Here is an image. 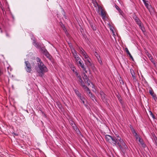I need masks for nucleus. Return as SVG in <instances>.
<instances>
[{"instance_id":"obj_1","label":"nucleus","mask_w":157,"mask_h":157,"mask_svg":"<svg viewBox=\"0 0 157 157\" xmlns=\"http://www.w3.org/2000/svg\"><path fill=\"white\" fill-rule=\"evenodd\" d=\"M36 60L37 64V66L35 67V70L39 76L42 77L45 73L48 71V69L44 64L39 58L37 57Z\"/></svg>"},{"instance_id":"obj_2","label":"nucleus","mask_w":157,"mask_h":157,"mask_svg":"<svg viewBox=\"0 0 157 157\" xmlns=\"http://www.w3.org/2000/svg\"><path fill=\"white\" fill-rule=\"evenodd\" d=\"M80 52L82 54L84 59V61L85 64L87 65L91 66L92 63L91 62V59L89 57L87 53L82 48H79Z\"/></svg>"},{"instance_id":"obj_3","label":"nucleus","mask_w":157,"mask_h":157,"mask_svg":"<svg viewBox=\"0 0 157 157\" xmlns=\"http://www.w3.org/2000/svg\"><path fill=\"white\" fill-rule=\"evenodd\" d=\"M71 52L73 54V56L75 59V64L78 61L80 60L81 59L77 54V52L75 49H71Z\"/></svg>"},{"instance_id":"obj_4","label":"nucleus","mask_w":157,"mask_h":157,"mask_svg":"<svg viewBox=\"0 0 157 157\" xmlns=\"http://www.w3.org/2000/svg\"><path fill=\"white\" fill-rule=\"evenodd\" d=\"M75 64L77 65L78 67H80L82 69L83 71H85L86 73L87 72L86 67L84 65L83 61L81 60V59L79 61H78V62L76 63Z\"/></svg>"},{"instance_id":"obj_5","label":"nucleus","mask_w":157,"mask_h":157,"mask_svg":"<svg viewBox=\"0 0 157 157\" xmlns=\"http://www.w3.org/2000/svg\"><path fill=\"white\" fill-rule=\"evenodd\" d=\"M96 4L98 6V9L99 11V10L101 12V16L103 19H104L105 17V16H106V12L105 11V10H103L102 7L98 5V4L96 3Z\"/></svg>"},{"instance_id":"obj_6","label":"nucleus","mask_w":157,"mask_h":157,"mask_svg":"<svg viewBox=\"0 0 157 157\" xmlns=\"http://www.w3.org/2000/svg\"><path fill=\"white\" fill-rule=\"evenodd\" d=\"M25 64L26 66L25 69L26 71L28 72H30L32 70V67L30 63L28 61H25Z\"/></svg>"},{"instance_id":"obj_7","label":"nucleus","mask_w":157,"mask_h":157,"mask_svg":"<svg viewBox=\"0 0 157 157\" xmlns=\"http://www.w3.org/2000/svg\"><path fill=\"white\" fill-rule=\"evenodd\" d=\"M41 51L42 52V53L48 59H51V56L45 49L43 48V49H41Z\"/></svg>"},{"instance_id":"obj_8","label":"nucleus","mask_w":157,"mask_h":157,"mask_svg":"<svg viewBox=\"0 0 157 157\" xmlns=\"http://www.w3.org/2000/svg\"><path fill=\"white\" fill-rule=\"evenodd\" d=\"M118 140L120 142L121 144L124 146V147L125 150H128V149L127 146L123 140L121 139V138H120V139L118 138Z\"/></svg>"},{"instance_id":"obj_9","label":"nucleus","mask_w":157,"mask_h":157,"mask_svg":"<svg viewBox=\"0 0 157 157\" xmlns=\"http://www.w3.org/2000/svg\"><path fill=\"white\" fill-rule=\"evenodd\" d=\"M31 39L33 40V44L36 47L39 48L41 47V44L40 43H36L33 36L31 38Z\"/></svg>"},{"instance_id":"obj_10","label":"nucleus","mask_w":157,"mask_h":157,"mask_svg":"<svg viewBox=\"0 0 157 157\" xmlns=\"http://www.w3.org/2000/svg\"><path fill=\"white\" fill-rule=\"evenodd\" d=\"M143 1L144 2V4L146 7L150 11L152 8L151 6L149 5L148 3L147 2V1H146L145 0H143Z\"/></svg>"},{"instance_id":"obj_11","label":"nucleus","mask_w":157,"mask_h":157,"mask_svg":"<svg viewBox=\"0 0 157 157\" xmlns=\"http://www.w3.org/2000/svg\"><path fill=\"white\" fill-rule=\"evenodd\" d=\"M83 78L85 82L88 85H89L90 84V81H89L88 77L85 74H84Z\"/></svg>"},{"instance_id":"obj_12","label":"nucleus","mask_w":157,"mask_h":157,"mask_svg":"<svg viewBox=\"0 0 157 157\" xmlns=\"http://www.w3.org/2000/svg\"><path fill=\"white\" fill-rule=\"evenodd\" d=\"M117 140L115 137H112V140H111V143H113L116 145L117 142Z\"/></svg>"},{"instance_id":"obj_13","label":"nucleus","mask_w":157,"mask_h":157,"mask_svg":"<svg viewBox=\"0 0 157 157\" xmlns=\"http://www.w3.org/2000/svg\"><path fill=\"white\" fill-rule=\"evenodd\" d=\"M149 92L150 94L152 96L155 101L157 100V97H156V95L154 93L152 90H149Z\"/></svg>"},{"instance_id":"obj_14","label":"nucleus","mask_w":157,"mask_h":157,"mask_svg":"<svg viewBox=\"0 0 157 157\" xmlns=\"http://www.w3.org/2000/svg\"><path fill=\"white\" fill-rule=\"evenodd\" d=\"M105 136L106 140L110 143H111V140H112V136L108 135H106Z\"/></svg>"},{"instance_id":"obj_15","label":"nucleus","mask_w":157,"mask_h":157,"mask_svg":"<svg viewBox=\"0 0 157 157\" xmlns=\"http://www.w3.org/2000/svg\"><path fill=\"white\" fill-rule=\"evenodd\" d=\"M80 99L81 101H82L83 104L86 106V104L85 103V98L84 97L82 96L81 95H80L78 97Z\"/></svg>"},{"instance_id":"obj_16","label":"nucleus","mask_w":157,"mask_h":157,"mask_svg":"<svg viewBox=\"0 0 157 157\" xmlns=\"http://www.w3.org/2000/svg\"><path fill=\"white\" fill-rule=\"evenodd\" d=\"M138 141L142 147H146V145L142 139H141V138H139Z\"/></svg>"},{"instance_id":"obj_17","label":"nucleus","mask_w":157,"mask_h":157,"mask_svg":"<svg viewBox=\"0 0 157 157\" xmlns=\"http://www.w3.org/2000/svg\"><path fill=\"white\" fill-rule=\"evenodd\" d=\"M100 95L101 96V99L103 101H106L105 95L103 92H101L100 93Z\"/></svg>"},{"instance_id":"obj_18","label":"nucleus","mask_w":157,"mask_h":157,"mask_svg":"<svg viewBox=\"0 0 157 157\" xmlns=\"http://www.w3.org/2000/svg\"><path fill=\"white\" fill-rule=\"evenodd\" d=\"M134 18L136 23L138 25H140V23H141V22L136 16H135V17H134Z\"/></svg>"},{"instance_id":"obj_19","label":"nucleus","mask_w":157,"mask_h":157,"mask_svg":"<svg viewBox=\"0 0 157 157\" xmlns=\"http://www.w3.org/2000/svg\"><path fill=\"white\" fill-rule=\"evenodd\" d=\"M90 25L91 28L93 29V30H96V28L94 24L92 22H90Z\"/></svg>"},{"instance_id":"obj_20","label":"nucleus","mask_w":157,"mask_h":157,"mask_svg":"<svg viewBox=\"0 0 157 157\" xmlns=\"http://www.w3.org/2000/svg\"><path fill=\"white\" fill-rule=\"evenodd\" d=\"M79 81L80 82L81 85L82 87H84L86 86L81 77L79 78Z\"/></svg>"},{"instance_id":"obj_21","label":"nucleus","mask_w":157,"mask_h":157,"mask_svg":"<svg viewBox=\"0 0 157 157\" xmlns=\"http://www.w3.org/2000/svg\"><path fill=\"white\" fill-rule=\"evenodd\" d=\"M70 68L71 69V70L72 71H73V72H75V71H76V68L74 66V65H72L71 64L70 65Z\"/></svg>"},{"instance_id":"obj_22","label":"nucleus","mask_w":157,"mask_h":157,"mask_svg":"<svg viewBox=\"0 0 157 157\" xmlns=\"http://www.w3.org/2000/svg\"><path fill=\"white\" fill-rule=\"evenodd\" d=\"M88 94L89 96L92 99V100L94 101V100L95 99L94 96L92 94L91 92Z\"/></svg>"},{"instance_id":"obj_23","label":"nucleus","mask_w":157,"mask_h":157,"mask_svg":"<svg viewBox=\"0 0 157 157\" xmlns=\"http://www.w3.org/2000/svg\"><path fill=\"white\" fill-rule=\"evenodd\" d=\"M74 90L76 94L78 97L81 95V94L79 93V92L77 90L75 89Z\"/></svg>"},{"instance_id":"obj_24","label":"nucleus","mask_w":157,"mask_h":157,"mask_svg":"<svg viewBox=\"0 0 157 157\" xmlns=\"http://www.w3.org/2000/svg\"><path fill=\"white\" fill-rule=\"evenodd\" d=\"M138 25L142 31L144 32V31L145 29L143 24L140 23V25Z\"/></svg>"},{"instance_id":"obj_25","label":"nucleus","mask_w":157,"mask_h":157,"mask_svg":"<svg viewBox=\"0 0 157 157\" xmlns=\"http://www.w3.org/2000/svg\"><path fill=\"white\" fill-rule=\"evenodd\" d=\"M70 123L71 125L72 126V127H73V128H75V127H76V125L75 124V123L73 121H71Z\"/></svg>"},{"instance_id":"obj_26","label":"nucleus","mask_w":157,"mask_h":157,"mask_svg":"<svg viewBox=\"0 0 157 157\" xmlns=\"http://www.w3.org/2000/svg\"><path fill=\"white\" fill-rule=\"evenodd\" d=\"M130 72L132 77L135 75V72L132 69H130Z\"/></svg>"},{"instance_id":"obj_27","label":"nucleus","mask_w":157,"mask_h":157,"mask_svg":"<svg viewBox=\"0 0 157 157\" xmlns=\"http://www.w3.org/2000/svg\"><path fill=\"white\" fill-rule=\"evenodd\" d=\"M84 87V88L86 89V90L88 94H89V93L91 92L89 88L87 87L86 86H85L84 87Z\"/></svg>"},{"instance_id":"obj_28","label":"nucleus","mask_w":157,"mask_h":157,"mask_svg":"<svg viewBox=\"0 0 157 157\" xmlns=\"http://www.w3.org/2000/svg\"><path fill=\"white\" fill-rule=\"evenodd\" d=\"M117 144L118 146L119 147L121 150H123V147L121 145V143H120L119 142H117Z\"/></svg>"},{"instance_id":"obj_29","label":"nucleus","mask_w":157,"mask_h":157,"mask_svg":"<svg viewBox=\"0 0 157 157\" xmlns=\"http://www.w3.org/2000/svg\"><path fill=\"white\" fill-rule=\"evenodd\" d=\"M74 73H75V75L77 77H78V78H80L81 77V76H80V75H79L78 73L76 71H75V72H74Z\"/></svg>"},{"instance_id":"obj_30","label":"nucleus","mask_w":157,"mask_h":157,"mask_svg":"<svg viewBox=\"0 0 157 157\" xmlns=\"http://www.w3.org/2000/svg\"><path fill=\"white\" fill-rule=\"evenodd\" d=\"M132 132L134 136H136L137 135V133L136 132L135 130H133L132 131Z\"/></svg>"},{"instance_id":"obj_31","label":"nucleus","mask_w":157,"mask_h":157,"mask_svg":"<svg viewBox=\"0 0 157 157\" xmlns=\"http://www.w3.org/2000/svg\"><path fill=\"white\" fill-rule=\"evenodd\" d=\"M132 132L134 136H136L137 135V133L136 132L135 130H133L132 131Z\"/></svg>"},{"instance_id":"obj_32","label":"nucleus","mask_w":157,"mask_h":157,"mask_svg":"<svg viewBox=\"0 0 157 157\" xmlns=\"http://www.w3.org/2000/svg\"><path fill=\"white\" fill-rule=\"evenodd\" d=\"M125 50L128 54H129L130 53L127 48H125Z\"/></svg>"},{"instance_id":"obj_33","label":"nucleus","mask_w":157,"mask_h":157,"mask_svg":"<svg viewBox=\"0 0 157 157\" xmlns=\"http://www.w3.org/2000/svg\"><path fill=\"white\" fill-rule=\"evenodd\" d=\"M135 137L136 140H139V138H140V137L137 134V136H135Z\"/></svg>"},{"instance_id":"obj_34","label":"nucleus","mask_w":157,"mask_h":157,"mask_svg":"<svg viewBox=\"0 0 157 157\" xmlns=\"http://www.w3.org/2000/svg\"><path fill=\"white\" fill-rule=\"evenodd\" d=\"M132 77L133 78V81L136 82V79L135 75Z\"/></svg>"},{"instance_id":"obj_35","label":"nucleus","mask_w":157,"mask_h":157,"mask_svg":"<svg viewBox=\"0 0 157 157\" xmlns=\"http://www.w3.org/2000/svg\"><path fill=\"white\" fill-rule=\"evenodd\" d=\"M147 56L149 58L151 59V57H152V56H151V54H150L149 53H148L147 54Z\"/></svg>"},{"instance_id":"obj_36","label":"nucleus","mask_w":157,"mask_h":157,"mask_svg":"<svg viewBox=\"0 0 157 157\" xmlns=\"http://www.w3.org/2000/svg\"><path fill=\"white\" fill-rule=\"evenodd\" d=\"M116 9L118 10L119 12L120 11H121V10L119 8V7L118 6H115Z\"/></svg>"},{"instance_id":"obj_37","label":"nucleus","mask_w":157,"mask_h":157,"mask_svg":"<svg viewBox=\"0 0 157 157\" xmlns=\"http://www.w3.org/2000/svg\"><path fill=\"white\" fill-rule=\"evenodd\" d=\"M130 128L131 130V131H132L133 130H135L134 128H133V127L131 125H130Z\"/></svg>"},{"instance_id":"obj_38","label":"nucleus","mask_w":157,"mask_h":157,"mask_svg":"<svg viewBox=\"0 0 157 157\" xmlns=\"http://www.w3.org/2000/svg\"><path fill=\"white\" fill-rule=\"evenodd\" d=\"M129 56V57H130V58L132 60H133V58L132 57V56L131 55V54L130 53H129V54H128Z\"/></svg>"},{"instance_id":"obj_39","label":"nucleus","mask_w":157,"mask_h":157,"mask_svg":"<svg viewBox=\"0 0 157 157\" xmlns=\"http://www.w3.org/2000/svg\"><path fill=\"white\" fill-rule=\"evenodd\" d=\"M115 136L116 137H117V140H118V138L120 139V138H121L119 136V135L118 134H115Z\"/></svg>"},{"instance_id":"obj_40","label":"nucleus","mask_w":157,"mask_h":157,"mask_svg":"<svg viewBox=\"0 0 157 157\" xmlns=\"http://www.w3.org/2000/svg\"><path fill=\"white\" fill-rule=\"evenodd\" d=\"M98 61L99 63L101 65H102V62L101 61V59H100L99 61Z\"/></svg>"},{"instance_id":"obj_41","label":"nucleus","mask_w":157,"mask_h":157,"mask_svg":"<svg viewBox=\"0 0 157 157\" xmlns=\"http://www.w3.org/2000/svg\"><path fill=\"white\" fill-rule=\"evenodd\" d=\"M112 32L113 35L114 37L115 36V33L113 30H112Z\"/></svg>"},{"instance_id":"obj_42","label":"nucleus","mask_w":157,"mask_h":157,"mask_svg":"<svg viewBox=\"0 0 157 157\" xmlns=\"http://www.w3.org/2000/svg\"><path fill=\"white\" fill-rule=\"evenodd\" d=\"M95 56L96 58H98V57H100V56L98 53H97V55H95Z\"/></svg>"},{"instance_id":"obj_43","label":"nucleus","mask_w":157,"mask_h":157,"mask_svg":"<svg viewBox=\"0 0 157 157\" xmlns=\"http://www.w3.org/2000/svg\"><path fill=\"white\" fill-rule=\"evenodd\" d=\"M97 58L98 61H99L100 59H101V57H100V56L98 57V58Z\"/></svg>"},{"instance_id":"obj_44","label":"nucleus","mask_w":157,"mask_h":157,"mask_svg":"<svg viewBox=\"0 0 157 157\" xmlns=\"http://www.w3.org/2000/svg\"><path fill=\"white\" fill-rule=\"evenodd\" d=\"M151 62L154 64H155V61L153 59V60H151Z\"/></svg>"},{"instance_id":"obj_45","label":"nucleus","mask_w":157,"mask_h":157,"mask_svg":"<svg viewBox=\"0 0 157 157\" xmlns=\"http://www.w3.org/2000/svg\"><path fill=\"white\" fill-rule=\"evenodd\" d=\"M117 98L119 100H121V97L120 96H117Z\"/></svg>"},{"instance_id":"obj_46","label":"nucleus","mask_w":157,"mask_h":157,"mask_svg":"<svg viewBox=\"0 0 157 157\" xmlns=\"http://www.w3.org/2000/svg\"><path fill=\"white\" fill-rule=\"evenodd\" d=\"M150 114L151 116H152V115H153V113H152L151 112V111H150Z\"/></svg>"},{"instance_id":"obj_47","label":"nucleus","mask_w":157,"mask_h":157,"mask_svg":"<svg viewBox=\"0 0 157 157\" xmlns=\"http://www.w3.org/2000/svg\"><path fill=\"white\" fill-rule=\"evenodd\" d=\"M149 59L151 61V60H153V57H152V56L151 57V58H149Z\"/></svg>"},{"instance_id":"obj_48","label":"nucleus","mask_w":157,"mask_h":157,"mask_svg":"<svg viewBox=\"0 0 157 157\" xmlns=\"http://www.w3.org/2000/svg\"><path fill=\"white\" fill-rule=\"evenodd\" d=\"M151 116V117H152V118H155V117H154V116L153 114V115H152V116Z\"/></svg>"},{"instance_id":"obj_49","label":"nucleus","mask_w":157,"mask_h":157,"mask_svg":"<svg viewBox=\"0 0 157 157\" xmlns=\"http://www.w3.org/2000/svg\"><path fill=\"white\" fill-rule=\"evenodd\" d=\"M110 30L112 32V30H113L112 28V27L110 28Z\"/></svg>"},{"instance_id":"obj_50","label":"nucleus","mask_w":157,"mask_h":157,"mask_svg":"<svg viewBox=\"0 0 157 157\" xmlns=\"http://www.w3.org/2000/svg\"><path fill=\"white\" fill-rule=\"evenodd\" d=\"M95 55H97V53H98L96 52H95Z\"/></svg>"},{"instance_id":"obj_51","label":"nucleus","mask_w":157,"mask_h":157,"mask_svg":"<svg viewBox=\"0 0 157 157\" xmlns=\"http://www.w3.org/2000/svg\"><path fill=\"white\" fill-rule=\"evenodd\" d=\"M155 143H156V146H157V141H155Z\"/></svg>"},{"instance_id":"obj_52","label":"nucleus","mask_w":157,"mask_h":157,"mask_svg":"<svg viewBox=\"0 0 157 157\" xmlns=\"http://www.w3.org/2000/svg\"><path fill=\"white\" fill-rule=\"evenodd\" d=\"M6 36H8V35L7 33H6Z\"/></svg>"},{"instance_id":"obj_53","label":"nucleus","mask_w":157,"mask_h":157,"mask_svg":"<svg viewBox=\"0 0 157 157\" xmlns=\"http://www.w3.org/2000/svg\"><path fill=\"white\" fill-rule=\"evenodd\" d=\"M1 33L2 32V30H1Z\"/></svg>"},{"instance_id":"obj_54","label":"nucleus","mask_w":157,"mask_h":157,"mask_svg":"<svg viewBox=\"0 0 157 157\" xmlns=\"http://www.w3.org/2000/svg\"><path fill=\"white\" fill-rule=\"evenodd\" d=\"M0 30H1V29L0 28Z\"/></svg>"},{"instance_id":"obj_55","label":"nucleus","mask_w":157,"mask_h":157,"mask_svg":"<svg viewBox=\"0 0 157 157\" xmlns=\"http://www.w3.org/2000/svg\"><path fill=\"white\" fill-rule=\"evenodd\" d=\"M142 1H143V0H142Z\"/></svg>"}]
</instances>
